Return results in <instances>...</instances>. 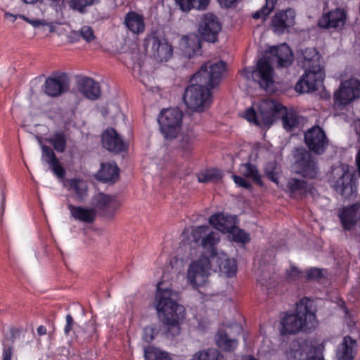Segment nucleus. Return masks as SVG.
I'll return each instance as SVG.
<instances>
[{"label":"nucleus","instance_id":"obj_1","mask_svg":"<svg viewBox=\"0 0 360 360\" xmlns=\"http://www.w3.org/2000/svg\"><path fill=\"white\" fill-rule=\"evenodd\" d=\"M224 70L225 63L222 61H209L201 66L191 77V84L185 89L183 101L187 108L202 112L210 106L211 89L219 84Z\"/></svg>","mask_w":360,"mask_h":360},{"label":"nucleus","instance_id":"obj_2","mask_svg":"<svg viewBox=\"0 0 360 360\" xmlns=\"http://www.w3.org/2000/svg\"><path fill=\"white\" fill-rule=\"evenodd\" d=\"M162 283L157 285L154 307L164 326L167 328V335L175 337L179 335L180 325L186 319V309L176 302L177 292L169 288H162Z\"/></svg>","mask_w":360,"mask_h":360},{"label":"nucleus","instance_id":"obj_3","mask_svg":"<svg viewBox=\"0 0 360 360\" xmlns=\"http://www.w3.org/2000/svg\"><path fill=\"white\" fill-rule=\"evenodd\" d=\"M282 332L295 334L300 331H311L318 323L312 303L303 298L296 306V313L285 315L281 321Z\"/></svg>","mask_w":360,"mask_h":360},{"label":"nucleus","instance_id":"obj_4","mask_svg":"<svg viewBox=\"0 0 360 360\" xmlns=\"http://www.w3.org/2000/svg\"><path fill=\"white\" fill-rule=\"evenodd\" d=\"M356 180L347 165H340L332 169L330 184L345 198L352 197L356 191Z\"/></svg>","mask_w":360,"mask_h":360},{"label":"nucleus","instance_id":"obj_5","mask_svg":"<svg viewBox=\"0 0 360 360\" xmlns=\"http://www.w3.org/2000/svg\"><path fill=\"white\" fill-rule=\"evenodd\" d=\"M211 267V261L205 255L192 261L187 269V283L194 289L205 285L210 275Z\"/></svg>","mask_w":360,"mask_h":360},{"label":"nucleus","instance_id":"obj_6","mask_svg":"<svg viewBox=\"0 0 360 360\" xmlns=\"http://www.w3.org/2000/svg\"><path fill=\"white\" fill-rule=\"evenodd\" d=\"M182 112L176 108L165 109L158 116V122L162 134L167 140L177 136L182 126Z\"/></svg>","mask_w":360,"mask_h":360},{"label":"nucleus","instance_id":"obj_7","mask_svg":"<svg viewBox=\"0 0 360 360\" xmlns=\"http://www.w3.org/2000/svg\"><path fill=\"white\" fill-rule=\"evenodd\" d=\"M191 235L194 242L201 241L203 254L207 255L210 259L219 254L217 249L220 240L219 233L208 226H198L193 228Z\"/></svg>","mask_w":360,"mask_h":360},{"label":"nucleus","instance_id":"obj_8","mask_svg":"<svg viewBox=\"0 0 360 360\" xmlns=\"http://www.w3.org/2000/svg\"><path fill=\"white\" fill-rule=\"evenodd\" d=\"M144 46L146 51L160 62L167 61L172 56V46L164 37L149 34L144 40Z\"/></svg>","mask_w":360,"mask_h":360},{"label":"nucleus","instance_id":"obj_9","mask_svg":"<svg viewBox=\"0 0 360 360\" xmlns=\"http://www.w3.org/2000/svg\"><path fill=\"white\" fill-rule=\"evenodd\" d=\"M221 30V24L216 15L206 13L202 16L199 22L198 32L201 38L205 41L211 43L216 42Z\"/></svg>","mask_w":360,"mask_h":360},{"label":"nucleus","instance_id":"obj_10","mask_svg":"<svg viewBox=\"0 0 360 360\" xmlns=\"http://www.w3.org/2000/svg\"><path fill=\"white\" fill-rule=\"evenodd\" d=\"M360 97V81L350 79L341 82L339 89L334 94L335 103L346 105Z\"/></svg>","mask_w":360,"mask_h":360},{"label":"nucleus","instance_id":"obj_11","mask_svg":"<svg viewBox=\"0 0 360 360\" xmlns=\"http://www.w3.org/2000/svg\"><path fill=\"white\" fill-rule=\"evenodd\" d=\"M324 72L322 68L305 70V73L295 85L300 93H308L316 90L323 83Z\"/></svg>","mask_w":360,"mask_h":360},{"label":"nucleus","instance_id":"obj_12","mask_svg":"<svg viewBox=\"0 0 360 360\" xmlns=\"http://www.w3.org/2000/svg\"><path fill=\"white\" fill-rule=\"evenodd\" d=\"M304 141L311 151L322 154L328 146V140L324 131L315 126L308 129L304 134Z\"/></svg>","mask_w":360,"mask_h":360},{"label":"nucleus","instance_id":"obj_13","mask_svg":"<svg viewBox=\"0 0 360 360\" xmlns=\"http://www.w3.org/2000/svg\"><path fill=\"white\" fill-rule=\"evenodd\" d=\"M316 352V348L309 340L302 341L293 340L285 349V356L288 360L307 359L312 353Z\"/></svg>","mask_w":360,"mask_h":360},{"label":"nucleus","instance_id":"obj_14","mask_svg":"<svg viewBox=\"0 0 360 360\" xmlns=\"http://www.w3.org/2000/svg\"><path fill=\"white\" fill-rule=\"evenodd\" d=\"M338 217L345 231H352L356 226L360 228V204L356 203L340 208L338 210Z\"/></svg>","mask_w":360,"mask_h":360},{"label":"nucleus","instance_id":"obj_15","mask_svg":"<svg viewBox=\"0 0 360 360\" xmlns=\"http://www.w3.org/2000/svg\"><path fill=\"white\" fill-rule=\"evenodd\" d=\"M92 204L96 211L101 212L102 215L108 218H112L120 206V202L115 197L104 193L95 195Z\"/></svg>","mask_w":360,"mask_h":360},{"label":"nucleus","instance_id":"obj_16","mask_svg":"<svg viewBox=\"0 0 360 360\" xmlns=\"http://www.w3.org/2000/svg\"><path fill=\"white\" fill-rule=\"evenodd\" d=\"M284 108L281 103L271 99H264L259 102L258 110L263 125H271L278 115L283 112Z\"/></svg>","mask_w":360,"mask_h":360},{"label":"nucleus","instance_id":"obj_17","mask_svg":"<svg viewBox=\"0 0 360 360\" xmlns=\"http://www.w3.org/2000/svg\"><path fill=\"white\" fill-rule=\"evenodd\" d=\"M252 77L263 89H267L273 84L274 69L269 58L263 57L258 60L257 68L252 72Z\"/></svg>","mask_w":360,"mask_h":360},{"label":"nucleus","instance_id":"obj_18","mask_svg":"<svg viewBox=\"0 0 360 360\" xmlns=\"http://www.w3.org/2000/svg\"><path fill=\"white\" fill-rule=\"evenodd\" d=\"M300 154V158H297L295 162L297 173L305 178H315L319 172L316 159L306 150H302Z\"/></svg>","mask_w":360,"mask_h":360},{"label":"nucleus","instance_id":"obj_19","mask_svg":"<svg viewBox=\"0 0 360 360\" xmlns=\"http://www.w3.org/2000/svg\"><path fill=\"white\" fill-rule=\"evenodd\" d=\"M346 17L343 9L335 8L324 13L319 20V25L325 29L342 27L345 23Z\"/></svg>","mask_w":360,"mask_h":360},{"label":"nucleus","instance_id":"obj_20","mask_svg":"<svg viewBox=\"0 0 360 360\" xmlns=\"http://www.w3.org/2000/svg\"><path fill=\"white\" fill-rule=\"evenodd\" d=\"M297 59L299 65L305 70L322 68L321 56L314 48L300 50L297 53Z\"/></svg>","mask_w":360,"mask_h":360},{"label":"nucleus","instance_id":"obj_21","mask_svg":"<svg viewBox=\"0 0 360 360\" xmlns=\"http://www.w3.org/2000/svg\"><path fill=\"white\" fill-rule=\"evenodd\" d=\"M69 88V80L66 75H61L54 77H49L44 84L45 93L56 97L65 92Z\"/></svg>","mask_w":360,"mask_h":360},{"label":"nucleus","instance_id":"obj_22","mask_svg":"<svg viewBox=\"0 0 360 360\" xmlns=\"http://www.w3.org/2000/svg\"><path fill=\"white\" fill-rule=\"evenodd\" d=\"M212 264H216L219 272L227 277H231L236 273L237 266L234 259H230L225 253L220 252L210 259Z\"/></svg>","mask_w":360,"mask_h":360},{"label":"nucleus","instance_id":"obj_23","mask_svg":"<svg viewBox=\"0 0 360 360\" xmlns=\"http://www.w3.org/2000/svg\"><path fill=\"white\" fill-rule=\"evenodd\" d=\"M294 24L295 12L292 9L276 13L272 20L274 32L277 34L283 33L286 29Z\"/></svg>","mask_w":360,"mask_h":360},{"label":"nucleus","instance_id":"obj_24","mask_svg":"<svg viewBox=\"0 0 360 360\" xmlns=\"http://www.w3.org/2000/svg\"><path fill=\"white\" fill-rule=\"evenodd\" d=\"M102 145L107 150L119 153L126 148L125 143L118 134L113 129H106L102 135Z\"/></svg>","mask_w":360,"mask_h":360},{"label":"nucleus","instance_id":"obj_25","mask_svg":"<svg viewBox=\"0 0 360 360\" xmlns=\"http://www.w3.org/2000/svg\"><path fill=\"white\" fill-rule=\"evenodd\" d=\"M236 217L224 213L212 214L209 219L210 224L223 233H229L236 224Z\"/></svg>","mask_w":360,"mask_h":360},{"label":"nucleus","instance_id":"obj_26","mask_svg":"<svg viewBox=\"0 0 360 360\" xmlns=\"http://www.w3.org/2000/svg\"><path fill=\"white\" fill-rule=\"evenodd\" d=\"M79 92L90 100H96L101 96V87L98 82L90 77H84L78 82Z\"/></svg>","mask_w":360,"mask_h":360},{"label":"nucleus","instance_id":"obj_27","mask_svg":"<svg viewBox=\"0 0 360 360\" xmlns=\"http://www.w3.org/2000/svg\"><path fill=\"white\" fill-rule=\"evenodd\" d=\"M68 208L72 217H73L75 220L84 223L91 224L95 220L96 217V212L94 207L90 208L82 206H75L70 203H68Z\"/></svg>","mask_w":360,"mask_h":360},{"label":"nucleus","instance_id":"obj_28","mask_svg":"<svg viewBox=\"0 0 360 360\" xmlns=\"http://www.w3.org/2000/svg\"><path fill=\"white\" fill-rule=\"evenodd\" d=\"M356 345L355 340L349 336L345 337L337 347L336 357L338 360H353Z\"/></svg>","mask_w":360,"mask_h":360},{"label":"nucleus","instance_id":"obj_29","mask_svg":"<svg viewBox=\"0 0 360 360\" xmlns=\"http://www.w3.org/2000/svg\"><path fill=\"white\" fill-rule=\"evenodd\" d=\"M270 53L276 58L278 67H288L291 65L293 60L292 51L286 44L271 47Z\"/></svg>","mask_w":360,"mask_h":360},{"label":"nucleus","instance_id":"obj_30","mask_svg":"<svg viewBox=\"0 0 360 360\" xmlns=\"http://www.w3.org/2000/svg\"><path fill=\"white\" fill-rule=\"evenodd\" d=\"M65 186L74 193L75 198L79 202H82L87 195V185L82 179L75 178L67 179Z\"/></svg>","mask_w":360,"mask_h":360},{"label":"nucleus","instance_id":"obj_31","mask_svg":"<svg viewBox=\"0 0 360 360\" xmlns=\"http://www.w3.org/2000/svg\"><path fill=\"white\" fill-rule=\"evenodd\" d=\"M288 188L291 197H302L308 193H312L313 188L302 179L291 178L288 182Z\"/></svg>","mask_w":360,"mask_h":360},{"label":"nucleus","instance_id":"obj_32","mask_svg":"<svg viewBox=\"0 0 360 360\" xmlns=\"http://www.w3.org/2000/svg\"><path fill=\"white\" fill-rule=\"evenodd\" d=\"M97 176L100 180L104 182L115 181L119 176V168L114 163L101 164Z\"/></svg>","mask_w":360,"mask_h":360},{"label":"nucleus","instance_id":"obj_33","mask_svg":"<svg viewBox=\"0 0 360 360\" xmlns=\"http://www.w3.org/2000/svg\"><path fill=\"white\" fill-rule=\"evenodd\" d=\"M238 172L242 176L252 179L255 184L262 186V176L255 165L250 162L241 164Z\"/></svg>","mask_w":360,"mask_h":360},{"label":"nucleus","instance_id":"obj_34","mask_svg":"<svg viewBox=\"0 0 360 360\" xmlns=\"http://www.w3.org/2000/svg\"><path fill=\"white\" fill-rule=\"evenodd\" d=\"M217 346L225 352H232L238 346V340L229 337L226 332L219 330L215 336Z\"/></svg>","mask_w":360,"mask_h":360},{"label":"nucleus","instance_id":"obj_35","mask_svg":"<svg viewBox=\"0 0 360 360\" xmlns=\"http://www.w3.org/2000/svg\"><path fill=\"white\" fill-rule=\"evenodd\" d=\"M127 28L133 33L139 34L143 32L145 25L141 15L134 13H129L125 18Z\"/></svg>","mask_w":360,"mask_h":360},{"label":"nucleus","instance_id":"obj_36","mask_svg":"<svg viewBox=\"0 0 360 360\" xmlns=\"http://www.w3.org/2000/svg\"><path fill=\"white\" fill-rule=\"evenodd\" d=\"M190 360H225V359L218 349L207 348L194 353Z\"/></svg>","mask_w":360,"mask_h":360},{"label":"nucleus","instance_id":"obj_37","mask_svg":"<svg viewBox=\"0 0 360 360\" xmlns=\"http://www.w3.org/2000/svg\"><path fill=\"white\" fill-rule=\"evenodd\" d=\"M281 115L282 117L283 128L286 131H291L295 128L298 127L299 117L294 111H288L285 108L283 110V112H281Z\"/></svg>","mask_w":360,"mask_h":360},{"label":"nucleus","instance_id":"obj_38","mask_svg":"<svg viewBox=\"0 0 360 360\" xmlns=\"http://www.w3.org/2000/svg\"><path fill=\"white\" fill-rule=\"evenodd\" d=\"M195 140V135L191 130L182 133L179 140L178 148L183 153H189L193 149V143Z\"/></svg>","mask_w":360,"mask_h":360},{"label":"nucleus","instance_id":"obj_39","mask_svg":"<svg viewBox=\"0 0 360 360\" xmlns=\"http://www.w3.org/2000/svg\"><path fill=\"white\" fill-rule=\"evenodd\" d=\"M45 141L52 145L54 150L58 153H63L67 146L66 136L64 132L58 131L52 136L46 138Z\"/></svg>","mask_w":360,"mask_h":360},{"label":"nucleus","instance_id":"obj_40","mask_svg":"<svg viewBox=\"0 0 360 360\" xmlns=\"http://www.w3.org/2000/svg\"><path fill=\"white\" fill-rule=\"evenodd\" d=\"M223 176L222 172L217 169H206L198 174V179L201 183L218 182Z\"/></svg>","mask_w":360,"mask_h":360},{"label":"nucleus","instance_id":"obj_41","mask_svg":"<svg viewBox=\"0 0 360 360\" xmlns=\"http://www.w3.org/2000/svg\"><path fill=\"white\" fill-rule=\"evenodd\" d=\"M71 37L77 40L82 39L87 43L96 39L93 28L89 25H84L78 31L71 32Z\"/></svg>","mask_w":360,"mask_h":360},{"label":"nucleus","instance_id":"obj_42","mask_svg":"<svg viewBox=\"0 0 360 360\" xmlns=\"http://www.w3.org/2000/svg\"><path fill=\"white\" fill-rule=\"evenodd\" d=\"M146 360H172L169 353L154 347H148L144 350Z\"/></svg>","mask_w":360,"mask_h":360},{"label":"nucleus","instance_id":"obj_43","mask_svg":"<svg viewBox=\"0 0 360 360\" xmlns=\"http://www.w3.org/2000/svg\"><path fill=\"white\" fill-rule=\"evenodd\" d=\"M264 172L269 180L275 183L277 186L279 185L278 179L281 169L276 162L272 161L268 162L265 166Z\"/></svg>","mask_w":360,"mask_h":360},{"label":"nucleus","instance_id":"obj_44","mask_svg":"<svg viewBox=\"0 0 360 360\" xmlns=\"http://www.w3.org/2000/svg\"><path fill=\"white\" fill-rule=\"evenodd\" d=\"M277 3V0H265V5L259 11L252 14L254 19L265 20L267 16L273 11Z\"/></svg>","mask_w":360,"mask_h":360},{"label":"nucleus","instance_id":"obj_45","mask_svg":"<svg viewBox=\"0 0 360 360\" xmlns=\"http://www.w3.org/2000/svg\"><path fill=\"white\" fill-rule=\"evenodd\" d=\"M229 233L230 234L229 236L231 237L232 240L236 243L245 244L250 240V235L243 230L237 227L236 224Z\"/></svg>","mask_w":360,"mask_h":360},{"label":"nucleus","instance_id":"obj_46","mask_svg":"<svg viewBox=\"0 0 360 360\" xmlns=\"http://www.w3.org/2000/svg\"><path fill=\"white\" fill-rule=\"evenodd\" d=\"M4 16L6 19H10L12 22H14L17 18H20L25 20L29 24L32 25L34 27H39V26L48 25V23L44 20H31L27 18L23 15H14L10 13H6Z\"/></svg>","mask_w":360,"mask_h":360},{"label":"nucleus","instance_id":"obj_47","mask_svg":"<svg viewBox=\"0 0 360 360\" xmlns=\"http://www.w3.org/2000/svg\"><path fill=\"white\" fill-rule=\"evenodd\" d=\"M39 143L41 148V160L49 165L58 160L53 150L49 146L42 144L41 141H39Z\"/></svg>","mask_w":360,"mask_h":360},{"label":"nucleus","instance_id":"obj_48","mask_svg":"<svg viewBox=\"0 0 360 360\" xmlns=\"http://www.w3.org/2000/svg\"><path fill=\"white\" fill-rule=\"evenodd\" d=\"M95 0H65V4L72 9L82 13L84 8L94 4Z\"/></svg>","mask_w":360,"mask_h":360},{"label":"nucleus","instance_id":"obj_49","mask_svg":"<svg viewBox=\"0 0 360 360\" xmlns=\"http://www.w3.org/2000/svg\"><path fill=\"white\" fill-rule=\"evenodd\" d=\"M96 334V325L94 320L89 321L86 325L85 328L82 332V338L84 339H89L94 338Z\"/></svg>","mask_w":360,"mask_h":360},{"label":"nucleus","instance_id":"obj_50","mask_svg":"<svg viewBox=\"0 0 360 360\" xmlns=\"http://www.w3.org/2000/svg\"><path fill=\"white\" fill-rule=\"evenodd\" d=\"M245 118L250 122H253L256 125H263L261 117H259V112L257 114L252 108H248L245 113Z\"/></svg>","mask_w":360,"mask_h":360},{"label":"nucleus","instance_id":"obj_51","mask_svg":"<svg viewBox=\"0 0 360 360\" xmlns=\"http://www.w3.org/2000/svg\"><path fill=\"white\" fill-rule=\"evenodd\" d=\"M50 167L52 172L58 177V178H64L65 175V170L60 165L59 160L55 161L53 163L51 164Z\"/></svg>","mask_w":360,"mask_h":360},{"label":"nucleus","instance_id":"obj_52","mask_svg":"<svg viewBox=\"0 0 360 360\" xmlns=\"http://www.w3.org/2000/svg\"><path fill=\"white\" fill-rule=\"evenodd\" d=\"M232 178L236 185L240 187H243L245 188H250L251 184L250 183L245 180L243 177L233 174L232 175Z\"/></svg>","mask_w":360,"mask_h":360},{"label":"nucleus","instance_id":"obj_53","mask_svg":"<svg viewBox=\"0 0 360 360\" xmlns=\"http://www.w3.org/2000/svg\"><path fill=\"white\" fill-rule=\"evenodd\" d=\"M155 328L150 326L146 327L143 330V338L146 342H150L154 339Z\"/></svg>","mask_w":360,"mask_h":360},{"label":"nucleus","instance_id":"obj_54","mask_svg":"<svg viewBox=\"0 0 360 360\" xmlns=\"http://www.w3.org/2000/svg\"><path fill=\"white\" fill-rule=\"evenodd\" d=\"M192 9L204 10L207 6L210 0H192Z\"/></svg>","mask_w":360,"mask_h":360},{"label":"nucleus","instance_id":"obj_55","mask_svg":"<svg viewBox=\"0 0 360 360\" xmlns=\"http://www.w3.org/2000/svg\"><path fill=\"white\" fill-rule=\"evenodd\" d=\"M300 273V271L297 268L292 266L290 269L286 271V276L290 280H295L299 277Z\"/></svg>","mask_w":360,"mask_h":360},{"label":"nucleus","instance_id":"obj_56","mask_svg":"<svg viewBox=\"0 0 360 360\" xmlns=\"http://www.w3.org/2000/svg\"><path fill=\"white\" fill-rule=\"evenodd\" d=\"M176 2L184 11H188L192 9V0H176Z\"/></svg>","mask_w":360,"mask_h":360},{"label":"nucleus","instance_id":"obj_57","mask_svg":"<svg viewBox=\"0 0 360 360\" xmlns=\"http://www.w3.org/2000/svg\"><path fill=\"white\" fill-rule=\"evenodd\" d=\"M66 324L64 328V333L65 335H68L70 330L72 329V326L74 324V320L72 316L70 314L66 315L65 317Z\"/></svg>","mask_w":360,"mask_h":360},{"label":"nucleus","instance_id":"obj_58","mask_svg":"<svg viewBox=\"0 0 360 360\" xmlns=\"http://www.w3.org/2000/svg\"><path fill=\"white\" fill-rule=\"evenodd\" d=\"M322 276V271L318 268H311L307 272V277L309 278H319Z\"/></svg>","mask_w":360,"mask_h":360},{"label":"nucleus","instance_id":"obj_59","mask_svg":"<svg viewBox=\"0 0 360 360\" xmlns=\"http://www.w3.org/2000/svg\"><path fill=\"white\" fill-rule=\"evenodd\" d=\"M13 356L12 347H4L2 352L3 360H11Z\"/></svg>","mask_w":360,"mask_h":360},{"label":"nucleus","instance_id":"obj_60","mask_svg":"<svg viewBox=\"0 0 360 360\" xmlns=\"http://www.w3.org/2000/svg\"><path fill=\"white\" fill-rule=\"evenodd\" d=\"M219 4L224 7H230L238 0H218Z\"/></svg>","mask_w":360,"mask_h":360},{"label":"nucleus","instance_id":"obj_61","mask_svg":"<svg viewBox=\"0 0 360 360\" xmlns=\"http://www.w3.org/2000/svg\"><path fill=\"white\" fill-rule=\"evenodd\" d=\"M37 332L38 335L42 336L46 334L47 330L44 326L41 325L37 328Z\"/></svg>","mask_w":360,"mask_h":360},{"label":"nucleus","instance_id":"obj_62","mask_svg":"<svg viewBox=\"0 0 360 360\" xmlns=\"http://www.w3.org/2000/svg\"><path fill=\"white\" fill-rule=\"evenodd\" d=\"M5 205H6V198H5V195L4 194H2L1 204H0V210H1V214H3L4 212Z\"/></svg>","mask_w":360,"mask_h":360},{"label":"nucleus","instance_id":"obj_63","mask_svg":"<svg viewBox=\"0 0 360 360\" xmlns=\"http://www.w3.org/2000/svg\"><path fill=\"white\" fill-rule=\"evenodd\" d=\"M307 360H324L323 358L319 355H316V353H312Z\"/></svg>","mask_w":360,"mask_h":360},{"label":"nucleus","instance_id":"obj_64","mask_svg":"<svg viewBox=\"0 0 360 360\" xmlns=\"http://www.w3.org/2000/svg\"><path fill=\"white\" fill-rule=\"evenodd\" d=\"M23 2H25V4H34L36 3L38 0H22Z\"/></svg>","mask_w":360,"mask_h":360}]
</instances>
